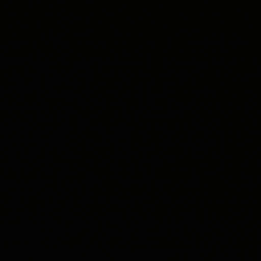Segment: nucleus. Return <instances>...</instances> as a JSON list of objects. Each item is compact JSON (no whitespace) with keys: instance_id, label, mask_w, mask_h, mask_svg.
<instances>
[{"instance_id":"dca6fc26","label":"nucleus","mask_w":261,"mask_h":261,"mask_svg":"<svg viewBox=\"0 0 261 261\" xmlns=\"http://www.w3.org/2000/svg\"><path fill=\"white\" fill-rule=\"evenodd\" d=\"M95 214L96 216H97V215H98V213H97V212H95Z\"/></svg>"},{"instance_id":"9d476101","label":"nucleus","mask_w":261,"mask_h":261,"mask_svg":"<svg viewBox=\"0 0 261 261\" xmlns=\"http://www.w3.org/2000/svg\"><path fill=\"white\" fill-rule=\"evenodd\" d=\"M93 128L94 130H96V129H98V127H96L95 126H93ZM98 129H101V124H99V127H98Z\"/></svg>"},{"instance_id":"6e6552de","label":"nucleus","mask_w":261,"mask_h":261,"mask_svg":"<svg viewBox=\"0 0 261 261\" xmlns=\"http://www.w3.org/2000/svg\"><path fill=\"white\" fill-rule=\"evenodd\" d=\"M92 44H93V46H94V48H95V49L97 50V49H98V47L97 44H96V43H95V41H92Z\"/></svg>"},{"instance_id":"9b49d317","label":"nucleus","mask_w":261,"mask_h":261,"mask_svg":"<svg viewBox=\"0 0 261 261\" xmlns=\"http://www.w3.org/2000/svg\"><path fill=\"white\" fill-rule=\"evenodd\" d=\"M93 116L95 119H98V115L96 114H94Z\"/></svg>"},{"instance_id":"f03ea898","label":"nucleus","mask_w":261,"mask_h":261,"mask_svg":"<svg viewBox=\"0 0 261 261\" xmlns=\"http://www.w3.org/2000/svg\"><path fill=\"white\" fill-rule=\"evenodd\" d=\"M93 230L95 232H97L98 231V225L97 221L95 220L94 218L93 219Z\"/></svg>"},{"instance_id":"ddd939ff","label":"nucleus","mask_w":261,"mask_h":261,"mask_svg":"<svg viewBox=\"0 0 261 261\" xmlns=\"http://www.w3.org/2000/svg\"><path fill=\"white\" fill-rule=\"evenodd\" d=\"M92 165H93V166L95 167V162L94 160L92 161Z\"/></svg>"},{"instance_id":"1a4fd4ad","label":"nucleus","mask_w":261,"mask_h":261,"mask_svg":"<svg viewBox=\"0 0 261 261\" xmlns=\"http://www.w3.org/2000/svg\"><path fill=\"white\" fill-rule=\"evenodd\" d=\"M92 149H93V151H94V153L96 155H98L99 156H100V155H99V153L98 151L95 148H93Z\"/></svg>"},{"instance_id":"f8f14e48","label":"nucleus","mask_w":261,"mask_h":261,"mask_svg":"<svg viewBox=\"0 0 261 261\" xmlns=\"http://www.w3.org/2000/svg\"><path fill=\"white\" fill-rule=\"evenodd\" d=\"M98 89V87L97 86H95L94 87V90H93L92 92H93V93H95V91L96 90H97Z\"/></svg>"},{"instance_id":"4468645a","label":"nucleus","mask_w":261,"mask_h":261,"mask_svg":"<svg viewBox=\"0 0 261 261\" xmlns=\"http://www.w3.org/2000/svg\"><path fill=\"white\" fill-rule=\"evenodd\" d=\"M93 142H94L95 145H98V143L94 140H93Z\"/></svg>"},{"instance_id":"7ed1b4c3","label":"nucleus","mask_w":261,"mask_h":261,"mask_svg":"<svg viewBox=\"0 0 261 261\" xmlns=\"http://www.w3.org/2000/svg\"><path fill=\"white\" fill-rule=\"evenodd\" d=\"M94 250L95 254H99L100 253V250L98 249L97 243H96L94 246Z\"/></svg>"},{"instance_id":"f257e3e1","label":"nucleus","mask_w":261,"mask_h":261,"mask_svg":"<svg viewBox=\"0 0 261 261\" xmlns=\"http://www.w3.org/2000/svg\"><path fill=\"white\" fill-rule=\"evenodd\" d=\"M92 179H93V186H94L95 184H98L99 186H101V181L99 178V177L95 172H92Z\"/></svg>"},{"instance_id":"20e7f679","label":"nucleus","mask_w":261,"mask_h":261,"mask_svg":"<svg viewBox=\"0 0 261 261\" xmlns=\"http://www.w3.org/2000/svg\"><path fill=\"white\" fill-rule=\"evenodd\" d=\"M95 61H98L99 62H101V59L99 57L94 56L93 59V63L94 64Z\"/></svg>"},{"instance_id":"423d86ee","label":"nucleus","mask_w":261,"mask_h":261,"mask_svg":"<svg viewBox=\"0 0 261 261\" xmlns=\"http://www.w3.org/2000/svg\"><path fill=\"white\" fill-rule=\"evenodd\" d=\"M92 81L93 82H95V80H96V76H95V71L94 70H92Z\"/></svg>"},{"instance_id":"39448f33","label":"nucleus","mask_w":261,"mask_h":261,"mask_svg":"<svg viewBox=\"0 0 261 261\" xmlns=\"http://www.w3.org/2000/svg\"><path fill=\"white\" fill-rule=\"evenodd\" d=\"M92 33L94 35V37L97 36V30L95 27L92 29Z\"/></svg>"},{"instance_id":"0eeeda50","label":"nucleus","mask_w":261,"mask_h":261,"mask_svg":"<svg viewBox=\"0 0 261 261\" xmlns=\"http://www.w3.org/2000/svg\"><path fill=\"white\" fill-rule=\"evenodd\" d=\"M93 100L94 101V102L97 105H99V101H98V99L96 98V97H94L93 98Z\"/></svg>"},{"instance_id":"2eb2a0df","label":"nucleus","mask_w":261,"mask_h":261,"mask_svg":"<svg viewBox=\"0 0 261 261\" xmlns=\"http://www.w3.org/2000/svg\"><path fill=\"white\" fill-rule=\"evenodd\" d=\"M98 23L101 24V21L98 20Z\"/></svg>"}]
</instances>
